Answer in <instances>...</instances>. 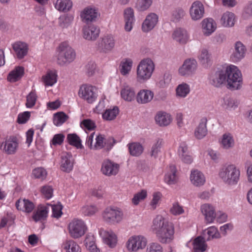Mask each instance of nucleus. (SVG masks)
Segmentation results:
<instances>
[{
	"label": "nucleus",
	"instance_id": "obj_19",
	"mask_svg": "<svg viewBox=\"0 0 252 252\" xmlns=\"http://www.w3.org/2000/svg\"><path fill=\"white\" fill-rule=\"evenodd\" d=\"M97 16V10L94 8L91 7L85 8L81 14L83 20L88 24L89 22L95 21Z\"/></svg>",
	"mask_w": 252,
	"mask_h": 252
},
{
	"label": "nucleus",
	"instance_id": "obj_14",
	"mask_svg": "<svg viewBox=\"0 0 252 252\" xmlns=\"http://www.w3.org/2000/svg\"><path fill=\"white\" fill-rule=\"evenodd\" d=\"M119 165L110 160H104L102 163L101 171L105 175H116L119 171Z\"/></svg>",
	"mask_w": 252,
	"mask_h": 252
},
{
	"label": "nucleus",
	"instance_id": "obj_26",
	"mask_svg": "<svg viewBox=\"0 0 252 252\" xmlns=\"http://www.w3.org/2000/svg\"><path fill=\"white\" fill-rule=\"evenodd\" d=\"M16 208L27 213H31L33 210L34 205L33 203L28 199H18L15 203Z\"/></svg>",
	"mask_w": 252,
	"mask_h": 252
},
{
	"label": "nucleus",
	"instance_id": "obj_29",
	"mask_svg": "<svg viewBox=\"0 0 252 252\" xmlns=\"http://www.w3.org/2000/svg\"><path fill=\"white\" fill-rule=\"evenodd\" d=\"M190 179L192 184L197 187L203 185L205 182L203 174L197 170L191 171Z\"/></svg>",
	"mask_w": 252,
	"mask_h": 252
},
{
	"label": "nucleus",
	"instance_id": "obj_27",
	"mask_svg": "<svg viewBox=\"0 0 252 252\" xmlns=\"http://www.w3.org/2000/svg\"><path fill=\"white\" fill-rule=\"evenodd\" d=\"M207 120L206 118H203L200 120L199 125L194 131V135L197 139H202L206 135L207 133Z\"/></svg>",
	"mask_w": 252,
	"mask_h": 252
},
{
	"label": "nucleus",
	"instance_id": "obj_55",
	"mask_svg": "<svg viewBox=\"0 0 252 252\" xmlns=\"http://www.w3.org/2000/svg\"><path fill=\"white\" fill-rule=\"evenodd\" d=\"M185 15V12L182 8H177L172 14V21L174 22H179Z\"/></svg>",
	"mask_w": 252,
	"mask_h": 252
},
{
	"label": "nucleus",
	"instance_id": "obj_61",
	"mask_svg": "<svg viewBox=\"0 0 252 252\" xmlns=\"http://www.w3.org/2000/svg\"><path fill=\"white\" fill-rule=\"evenodd\" d=\"M53 189L51 186H44L41 189V193L43 196L46 199H50L53 195Z\"/></svg>",
	"mask_w": 252,
	"mask_h": 252
},
{
	"label": "nucleus",
	"instance_id": "obj_58",
	"mask_svg": "<svg viewBox=\"0 0 252 252\" xmlns=\"http://www.w3.org/2000/svg\"><path fill=\"white\" fill-rule=\"evenodd\" d=\"M147 197V191L145 190H142L140 192L135 194L132 200L134 205L139 204L141 200L144 199Z\"/></svg>",
	"mask_w": 252,
	"mask_h": 252
},
{
	"label": "nucleus",
	"instance_id": "obj_34",
	"mask_svg": "<svg viewBox=\"0 0 252 252\" xmlns=\"http://www.w3.org/2000/svg\"><path fill=\"white\" fill-rule=\"evenodd\" d=\"M176 167L172 165L169 166V171L165 174V182L168 185L175 184L177 181Z\"/></svg>",
	"mask_w": 252,
	"mask_h": 252
},
{
	"label": "nucleus",
	"instance_id": "obj_20",
	"mask_svg": "<svg viewBox=\"0 0 252 252\" xmlns=\"http://www.w3.org/2000/svg\"><path fill=\"white\" fill-rule=\"evenodd\" d=\"M12 47L19 59L24 58L28 53V45L25 42H16L12 45Z\"/></svg>",
	"mask_w": 252,
	"mask_h": 252
},
{
	"label": "nucleus",
	"instance_id": "obj_36",
	"mask_svg": "<svg viewBox=\"0 0 252 252\" xmlns=\"http://www.w3.org/2000/svg\"><path fill=\"white\" fill-rule=\"evenodd\" d=\"M132 64L133 62L131 59L126 58L123 59L121 61L120 65L121 73L123 75H126L129 74L131 69Z\"/></svg>",
	"mask_w": 252,
	"mask_h": 252
},
{
	"label": "nucleus",
	"instance_id": "obj_23",
	"mask_svg": "<svg viewBox=\"0 0 252 252\" xmlns=\"http://www.w3.org/2000/svg\"><path fill=\"white\" fill-rule=\"evenodd\" d=\"M100 235L102 236L104 242L111 248H114L117 243V237L113 232L100 230Z\"/></svg>",
	"mask_w": 252,
	"mask_h": 252
},
{
	"label": "nucleus",
	"instance_id": "obj_46",
	"mask_svg": "<svg viewBox=\"0 0 252 252\" xmlns=\"http://www.w3.org/2000/svg\"><path fill=\"white\" fill-rule=\"evenodd\" d=\"M119 110L118 107L115 106L113 109H106L102 114L103 119L107 121H112L115 119L119 114Z\"/></svg>",
	"mask_w": 252,
	"mask_h": 252
},
{
	"label": "nucleus",
	"instance_id": "obj_62",
	"mask_svg": "<svg viewBox=\"0 0 252 252\" xmlns=\"http://www.w3.org/2000/svg\"><path fill=\"white\" fill-rule=\"evenodd\" d=\"M171 79V76L169 73H165L163 78L158 83L159 87L162 88L166 87L170 82Z\"/></svg>",
	"mask_w": 252,
	"mask_h": 252
},
{
	"label": "nucleus",
	"instance_id": "obj_25",
	"mask_svg": "<svg viewBox=\"0 0 252 252\" xmlns=\"http://www.w3.org/2000/svg\"><path fill=\"white\" fill-rule=\"evenodd\" d=\"M171 120L170 115L163 111L158 112L155 116L156 122L160 126L169 125L171 122Z\"/></svg>",
	"mask_w": 252,
	"mask_h": 252
},
{
	"label": "nucleus",
	"instance_id": "obj_48",
	"mask_svg": "<svg viewBox=\"0 0 252 252\" xmlns=\"http://www.w3.org/2000/svg\"><path fill=\"white\" fill-rule=\"evenodd\" d=\"M153 0H137L135 8L139 11L148 9L151 5Z\"/></svg>",
	"mask_w": 252,
	"mask_h": 252
},
{
	"label": "nucleus",
	"instance_id": "obj_56",
	"mask_svg": "<svg viewBox=\"0 0 252 252\" xmlns=\"http://www.w3.org/2000/svg\"><path fill=\"white\" fill-rule=\"evenodd\" d=\"M37 95L34 91H32L27 96L26 105L28 108L32 107L35 104Z\"/></svg>",
	"mask_w": 252,
	"mask_h": 252
},
{
	"label": "nucleus",
	"instance_id": "obj_43",
	"mask_svg": "<svg viewBox=\"0 0 252 252\" xmlns=\"http://www.w3.org/2000/svg\"><path fill=\"white\" fill-rule=\"evenodd\" d=\"M128 146L129 153L132 156L138 157L143 153V147L139 143H129Z\"/></svg>",
	"mask_w": 252,
	"mask_h": 252
},
{
	"label": "nucleus",
	"instance_id": "obj_31",
	"mask_svg": "<svg viewBox=\"0 0 252 252\" xmlns=\"http://www.w3.org/2000/svg\"><path fill=\"white\" fill-rule=\"evenodd\" d=\"M194 252H204L206 250L207 245L206 240L202 236H198L193 241Z\"/></svg>",
	"mask_w": 252,
	"mask_h": 252
},
{
	"label": "nucleus",
	"instance_id": "obj_21",
	"mask_svg": "<svg viewBox=\"0 0 252 252\" xmlns=\"http://www.w3.org/2000/svg\"><path fill=\"white\" fill-rule=\"evenodd\" d=\"M18 147V139L15 136H10L4 143V151L9 155L14 154Z\"/></svg>",
	"mask_w": 252,
	"mask_h": 252
},
{
	"label": "nucleus",
	"instance_id": "obj_5",
	"mask_svg": "<svg viewBox=\"0 0 252 252\" xmlns=\"http://www.w3.org/2000/svg\"><path fill=\"white\" fill-rule=\"evenodd\" d=\"M155 69L153 61L147 58L142 60L137 67V79L140 82H145L149 79Z\"/></svg>",
	"mask_w": 252,
	"mask_h": 252
},
{
	"label": "nucleus",
	"instance_id": "obj_50",
	"mask_svg": "<svg viewBox=\"0 0 252 252\" xmlns=\"http://www.w3.org/2000/svg\"><path fill=\"white\" fill-rule=\"evenodd\" d=\"M242 17L245 20L252 17V1H249L244 7Z\"/></svg>",
	"mask_w": 252,
	"mask_h": 252
},
{
	"label": "nucleus",
	"instance_id": "obj_30",
	"mask_svg": "<svg viewBox=\"0 0 252 252\" xmlns=\"http://www.w3.org/2000/svg\"><path fill=\"white\" fill-rule=\"evenodd\" d=\"M24 68L23 66H17L8 74L7 79L11 82L19 80L24 75Z\"/></svg>",
	"mask_w": 252,
	"mask_h": 252
},
{
	"label": "nucleus",
	"instance_id": "obj_24",
	"mask_svg": "<svg viewBox=\"0 0 252 252\" xmlns=\"http://www.w3.org/2000/svg\"><path fill=\"white\" fill-rule=\"evenodd\" d=\"M124 18L125 21V30L129 32L132 28L134 21V11L130 7L127 8L124 11Z\"/></svg>",
	"mask_w": 252,
	"mask_h": 252
},
{
	"label": "nucleus",
	"instance_id": "obj_28",
	"mask_svg": "<svg viewBox=\"0 0 252 252\" xmlns=\"http://www.w3.org/2000/svg\"><path fill=\"white\" fill-rule=\"evenodd\" d=\"M72 155L70 153H66L62 156L61 168L63 171L69 172L73 168V162L71 161Z\"/></svg>",
	"mask_w": 252,
	"mask_h": 252
},
{
	"label": "nucleus",
	"instance_id": "obj_38",
	"mask_svg": "<svg viewBox=\"0 0 252 252\" xmlns=\"http://www.w3.org/2000/svg\"><path fill=\"white\" fill-rule=\"evenodd\" d=\"M203 32L206 35H209L215 30V24L212 19H206L202 21Z\"/></svg>",
	"mask_w": 252,
	"mask_h": 252
},
{
	"label": "nucleus",
	"instance_id": "obj_11",
	"mask_svg": "<svg viewBox=\"0 0 252 252\" xmlns=\"http://www.w3.org/2000/svg\"><path fill=\"white\" fill-rule=\"evenodd\" d=\"M197 63L195 60L186 59L179 69V74L182 76H189L194 74L197 69Z\"/></svg>",
	"mask_w": 252,
	"mask_h": 252
},
{
	"label": "nucleus",
	"instance_id": "obj_60",
	"mask_svg": "<svg viewBox=\"0 0 252 252\" xmlns=\"http://www.w3.org/2000/svg\"><path fill=\"white\" fill-rule=\"evenodd\" d=\"M31 117V113L29 111H25L20 113L18 116L17 123L23 124L27 123Z\"/></svg>",
	"mask_w": 252,
	"mask_h": 252
},
{
	"label": "nucleus",
	"instance_id": "obj_35",
	"mask_svg": "<svg viewBox=\"0 0 252 252\" xmlns=\"http://www.w3.org/2000/svg\"><path fill=\"white\" fill-rule=\"evenodd\" d=\"M62 247L66 252H81L79 245L72 240H66L63 243Z\"/></svg>",
	"mask_w": 252,
	"mask_h": 252
},
{
	"label": "nucleus",
	"instance_id": "obj_39",
	"mask_svg": "<svg viewBox=\"0 0 252 252\" xmlns=\"http://www.w3.org/2000/svg\"><path fill=\"white\" fill-rule=\"evenodd\" d=\"M235 15L234 14L226 12L221 17L220 21L224 27H232L234 25Z\"/></svg>",
	"mask_w": 252,
	"mask_h": 252
},
{
	"label": "nucleus",
	"instance_id": "obj_53",
	"mask_svg": "<svg viewBox=\"0 0 252 252\" xmlns=\"http://www.w3.org/2000/svg\"><path fill=\"white\" fill-rule=\"evenodd\" d=\"M73 19L71 16H62L59 18V25L62 28H66L71 24Z\"/></svg>",
	"mask_w": 252,
	"mask_h": 252
},
{
	"label": "nucleus",
	"instance_id": "obj_16",
	"mask_svg": "<svg viewBox=\"0 0 252 252\" xmlns=\"http://www.w3.org/2000/svg\"><path fill=\"white\" fill-rule=\"evenodd\" d=\"M158 22V15L154 13H150L147 16L142 24V31L145 32L150 31L156 26Z\"/></svg>",
	"mask_w": 252,
	"mask_h": 252
},
{
	"label": "nucleus",
	"instance_id": "obj_4",
	"mask_svg": "<svg viewBox=\"0 0 252 252\" xmlns=\"http://www.w3.org/2000/svg\"><path fill=\"white\" fill-rule=\"evenodd\" d=\"M240 171L234 165L224 166L220 170L219 176L222 180L229 185H236L240 177Z\"/></svg>",
	"mask_w": 252,
	"mask_h": 252
},
{
	"label": "nucleus",
	"instance_id": "obj_49",
	"mask_svg": "<svg viewBox=\"0 0 252 252\" xmlns=\"http://www.w3.org/2000/svg\"><path fill=\"white\" fill-rule=\"evenodd\" d=\"M163 144V140L161 139H158L156 142L153 144L152 147L150 152V156L154 157L155 158H157L158 154L160 152V149Z\"/></svg>",
	"mask_w": 252,
	"mask_h": 252
},
{
	"label": "nucleus",
	"instance_id": "obj_45",
	"mask_svg": "<svg viewBox=\"0 0 252 252\" xmlns=\"http://www.w3.org/2000/svg\"><path fill=\"white\" fill-rule=\"evenodd\" d=\"M201 64L205 67H208L211 64L210 54L206 49H203L199 57Z\"/></svg>",
	"mask_w": 252,
	"mask_h": 252
},
{
	"label": "nucleus",
	"instance_id": "obj_41",
	"mask_svg": "<svg viewBox=\"0 0 252 252\" xmlns=\"http://www.w3.org/2000/svg\"><path fill=\"white\" fill-rule=\"evenodd\" d=\"M66 140L70 145L75 147L77 149H81L83 148L81 139L75 133L67 134Z\"/></svg>",
	"mask_w": 252,
	"mask_h": 252
},
{
	"label": "nucleus",
	"instance_id": "obj_59",
	"mask_svg": "<svg viewBox=\"0 0 252 252\" xmlns=\"http://www.w3.org/2000/svg\"><path fill=\"white\" fill-rule=\"evenodd\" d=\"M52 209V216L56 218H59L62 215L63 206L60 203L57 205H50Z\"/></svg>",
	"mask_w": 252,
	"mask_h": 252
},
{
	"label": "nucleus",
	"instance_id": "obj_51",
	"mask_svg": "<svg viewBox=\"0 0 252 252\" xmlns=\"http://www.w3.org/2000/svg\"><path fill=\"white\" fill-rule=\"evenodd\" d=\"M222 105L226 109H235L238 106L237 102L235 99L227 96L224 97Z\"/></svg>",
	"mask_w": 252,
	"mask_h": 252
},
{
	"label": "nucleus",
	"instance_id": "obj_64",
	"mask_svg": "<svg viewBox=\"0 0 252 252\" xmlns=\"http://www.w3.org/2000/svg\"><path fill=\"white\" fill-rule=\"evenodd\" d=\"M170 211L174 215H179L184 212V210L178 203H174L170 208Z\"/></svg>",
	"mask_w": 252,
	"mask_h": 252
},
{
	"label": "nucleus",
	"instance_id": "obj_15",
	"mask_svg": "<svg viewBox=\"0 0 252 252\" xmlns=\"http://www.w3.org/2000/svg\"><path fill=\"white\" fill-rule=\"evenodd\" d=\"M246 52L245 46L240 41L235 43L234 50L231 55V59L234 62H239L245 57Z\"/></svg>",
	"mask_w": 252,
	"mask_h": 252
},
{
	"label": "nucleus",
	"instance_id": "obj_33",
	"mask_svg": "<svg viewBox=\"0 0 252 252\" xmlns=\"http://www.w3.org/2000/svg\"><path fill=\"white\" fill-rule=\"evenodd\" d=\"M220 143L223 149H229L233 148L235 142L232 134L230 133L223 134L222 136Z\"/></svg>",
	"mask_w": 252,
	"mask_h": 252
},
{
	"label": "nucleus",
	"instance_id": "obj_18",
	"mask_svg": "<svg viewBox=\"0 0 252 252\" xmlns=\"http://www.w3.org/2000/svg\"><path fill=\"white\" fill-rule=\"evenodd\" d=\"M201 212L205 217L207 223H212L216 218V214L214 207L209 204H204L201 207Z\"/></svg>",
	"mask_w": 252,
	"mask_h": 252
},
{
	"label": "nucleus",
	"instance_id": "obj_8",
	"mask_svg": "<svg viewBox=\"0 0 252 252\" xmlns=\"http://www.w3.org/2000/svg\"><path fill=\"white\" fill-rule=\"evenodd\" d=\"M96 88L91 85H83L80 87L79 96L89 103H92L97 97Z\"/></svg>",
	"mask_w": 252,
	"mask_h": 252
},
{
	"label": "nucleus",
	"instance_id": "obj_42",
	"mask_svg": "<svg viewBox=\"0 0 252 252\" xmlns=\"http://www.w3.org/2000/svg\"><path fill=\"white\" fill-rule=\"evenodd\" d=\"M46 86H53L57 81V74L56 71H49L42 77Z\"/></svg>",
	"mask_w": 252,
	"mask_h": 252
},
{
	"label": "nucleus",
	"instance_id": "obj_3",
	"mask_svg": "<svg viewBox=\"0 0 252 252\" xmlns=\"http://www.w3.org/2000/svg\"><path fill=\"white\" fill-rule=\"evenodd\" d=\"M225 72L227 88L231 90L239 89L242 83L240 71L236 66L230 65L226 67Z\"/></svg>",
	"mask_w": 252,
	"mask_h": 252
},
{
	"label": "nucleus",
	"instance_id": "obj_6",
	"mask_svg": "<svg viewBox=\"0 0 252 252\" xmlns=\"http://www.w3.org/2000/svg\"><path fill=\"white\" fill-rule=\"evenodd\" d=\"M103 220L109 223L116 224L122 221L123 218V213L118 208L108 207L102 213Z\"/></svg>",
	"mask_w": 252,
	"mask_h": 252
},
{
	"label": "nucleus",
	"instance_id": "obj_57",
	"mask_svg": "<svg viewBox=\"0 0 252 252\" xmlns=\"http://www.w3.org/2000/svg\"><path fill=\"white\" fill-rule=\"evenodd\" d=\"M98 209L94 205L85 206L82 208V213L85 216H92L94 214Z\"/></svg>",
	"mask_w": 252,
	"mask_h": 252
},
{
	"label": "nucleus",
	"instance_id": "obj_54",
	"mask_svg": "<svg viewBox=\"0 0 252 252\" xmlns=\"http://www.w3.org/2000/svg\"><path fill=\"white\" fill-rule=\"evenodd\" d=\"M207 234L208 237L206 241H209L211 239H218L220 238V235L217 228L214 226L210 227L207 230Z\"/></svg>",
	"mask_w": 252,
	"mask_h": 252
},
{
	"label": "nucleus",
	"instance_id": "obj_2",
	"mask_svg": "<svg viewBox=\"0 0 252 252\" xmlns=\"http://www.w3.org/2000/svg\"><path fill=\"white\" fill-rule=\"evenodd\" d=\"M57 63L65 66L72 63L76 58L75 50L66 42L61 43L57 49Z\"/></svg>",
	"mask_w": 252,
	"mask_h": 252
},
{
	"label": "nucleus",
	"instance_id": "obj_52",
	"mask_svg": "<svg viewBox=\"0 0 252 252\" xmlns=\"http://www.w3.org/2000/svg\"><path fill=\"white\" fill-rule=\"evenodd\" d=\"M189 86L187 84L179 85L176 89V94L181 97H185L189 93Z\"/></svg>",
	"mask_w": 252,
	"mask_h": 252
},
{
	"label": "nucleus",
	"instance_id": "obj_22",
	"mask_svg": "<svg viewBox=\"0 0 252 252\" xmlns=\"http://www.w3.org/2000/svg\"><path fill=\"white\" fill-rule=\"evenodd\" d=\"M154 96V93L148 90H141L136 96V101L140 104H146L151 101Z\"/></svg>",
	"mask_w": 252,
	"mask_h": 252
},
{
	"label": "nucleus",
	"instance_id": "obj_40",
	"mask_svg": "<svg viewBox=\"0 0 252 252\" xmlns=\"http://www.w3.org/2000/svg\"><path fill=\"white\" fill-rule=\"evenodd\" d=\"M122 97L127 101H131L135 97L134 89L129 86H126L121 91Z\"/></svg>",
	"mask_w": 252,
	"mask_h": 252
},
{
	"label": "nucleus",
	"instance_id": "obj_17",
	"mask_svg": "<svg viewBox=\"0 0 252 252\" xmlns=\"http://www.w3.org/2000/svg\"><path fill=\"white\" fill-rule=\"evenodd\" d=\"M99 29L94 25H91L83 28V37L88 40H95L99 36Z\"/></svg>",
	"mask_w": 252,
	"mask_h": 252
},
{
	"label": "nucleus",
	"instance_id": "obj_63",
	"mask_svg": "<svg viewBox=\"0 0 252 252\" xmlns=\"http://www.w3.org/2000/svg\"><path fill=\"white\" fill-rule=\"evenodd\" d=\"M147 252H163L162 247L157 243H152L147 249Z\"/></svg>",
	"mask_w": 252,
	"mask_h": 252
},
{
	"label": "nucleus",
	"instance_id": "obj_44",
	"mask_svg": "<svg viewBox=\"0 0 252 252\" xmlns=\"http://www.w3.org/2000/svg\"><path fill=\"white\" fill-rule=\"evenodd\" d=\"M48 211V208L46 206H41L38 208L36 213L33 215L32 218L36 222L44 220L47 217Z\"/></svg>",
	"mask_w": 252,
	"mask_h": 252
},
{
	"label": "nucleus",
	"instance_id": "obj_9",
	"mask_svg": "<svg viewBox=\"0 0 252 252\" xmlns=\"http://www.w3.org/2000/svg\"><path fill=\"white\" fill-rule=\"evenodd\" d=\"M147 239L142 236L131 237L127 243V248L129 251L136 252L143 249L147 245Z\"/></svg>",
	"mask_w": 252,
	"mask_h": 252
},
{
	"label": "nucleus",
	"instance_id": "obj_47",
	"mask_svg": "<svg viewBox=\"0 0 252 252\" xmlns=\"http://www.w3.org/2000/svg\"><path fill=\"white\" fill-rule=\"evenodd\" d=\"M68 118V116L63 112H59L54 116L53 123L55 125L59 126L64 123Z\"/></svg>",
	"mask_w": 252,
	"mask_h": 252
},
{
	"label": "nucleus",
	"instance_id": "obj_7",
	"mask_svg": "<svg viewBox=\"0 0 252 252\" xmlns=\"http://www.w3.org/2000/svg\"><path fill=\"white\" fill-rule=\"evenodd\" d=\"M69 232L74 238H78L83 235L87 230V227L81 220H74L68 225Z\"/></svg>",
	"mask_w": 252,
	"mask_h": 252
},
{
	"label": "nucleus",
	"instance_id": "obj_1",
	"mask_svg": "<svg viewBox=\"0 0 252 252\" xmlns=\"http://www.w3.org/2000/svg\"><path fill=\"white\" fill-rule=\"evenodd\" d=\"M152 229L158 241L162 243H169L174 238V227L173 223L160 215L157 216L154 219Z\"/></svg>",
	"mask_w": 252,
	"mask_h": 252
},
{
	"label": "nucleus",
	"instance_id": "obj_10",
	"mask_svg": "<svg viewBox=\"0 0 252 252\" xmlns=\"http://www.w3.org/2000/svg\"><path fill=\"white\" fill-rule=\"evenodd\" d=\"M115 45V40L111 35H107L101 38L98 42V50L103 53H108L112 51Z\"/></svg>",
	"mask_w": 252,
	"mask_h": 252
},
{
	"label": "nucleus",
	"instance_id": "obj_37",
	"mask_svg": "<svg viewBox=\"0 0 252 252\" xmlns=\"http://www.w3.org/2000/svg\"><path fill=\"white\" fill-rule=\"evenodd\" d=\"M72 6V2L70 0H57L55 3V8L60 11H68Z\"/></svg>",
	"mask_w": 252,
	"mask_h": 252
},
{
	"label": "nucleus",
	"instance_id": "obj_32",
	"mask_svg": "<svg viewBox=\"0 0 252 252\" xmlns=\"http://www.w3.org/2000/svg\"><path fill=\"white\" fill-rule=\"evenodd\" d=\"M173 38L181 44H185L188 40V34L186 30L178 29L175 30L172 35Z\"/></svg>",
	"mask_w": 252,
	"mask_h": 252
},
{
	"label": "nucleus",
	"instance_id": "obj_13",
	"mask_svg": "<svg viewBox=\"0 0 252 252\" xmlns=\"http://www.w3.org/2000/svg\"><path fill=\"white\" fill-rule=\"evenodd\" d=\"M189 14L193 21L199 20L202 18L204 14L203 4L199 1L193 2L190 8Z\"/></svg>",
	"mask_w": 252,
	"mask_h": 252
},
{
	"label": "nucleus",
	"instance_id": "obj_12",
	"mask_svg": "<svg viewBox=\"0 0 252 252\" xmlns=\"http://www.w3.org/2000/svg\"><path fill=\"white\" fill-rule=\"evenodd\" d=\"M226 79L225 69L219 70L210 75L209 83L215 87L219 88L225 82Z\"/></svg>",
	"mask_w": 252,
	"mask_h": 252
}]
</instances>
